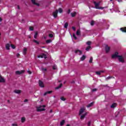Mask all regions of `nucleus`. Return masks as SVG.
<instances>
[{
  "label": "nucleus",
  "mask_w": 126,
  "mask_h": 126,
  "mask_svg": "<svg viewBox=\"0 0 126 126\" xmlns=\"http://www.w3.org/2000/svg\"><path fill=\"white\" fill-rule=\"evenodd\" d=\"M113 77L112 76H109L107 78H106V80H108V79H111V78H112Z\"/></svg>",
  "instance_id": "43"
},
{
  "label": "nucleus",
  "mask_w": 126,
  "mask_h": 126,
  "mask_svg": "<svg viewBox=\"0 0 126 126\" xmlns=\"http://www.w3.org/2000/svg\"><path fill=\"white\" fill-rule=\"evenodd\" d=\"M95 74H97V75H101V72L99 71H96L95 72Z\"/></svg>",
  "instance_id": "35"
},
{
  "label": "nucleus",
  "mask_w": 126,
  "mask_h": 126,
  "mask_svg": "<svg viewBox=\"0 0 126 126\" xmlns=\"http://www.w3.org/2000/svg\"><path fill=\"white\" fill-rule=\"evenodd\" d=\"M66 126H70L69 124H67Z\"/></svg>",
  "instance_id": "62"
},
{
  "label": "nucleus",
  "mask_w": 126,
  "mask_h": 126,
  "mask_svg": "<svg viewBox=\"0 0 126 126\" xmlns=\"http://www.w3.org/2000/svg\"><path fill=\"white\" fill-rule=\"evenodd\" d=\"M0 83H4L5 82V80L2 77V76L0 75Z\"/></svg>",
  "instance_id": "10"
},
{
  "label": "nucleus",
  "mask_w": 126,
  "mask_h": 126,
  "mask_svg": "<svg viewBox=\"0 0 126 126\" xmlns=\"http://www.w3.org/2000/svg\"><path fill=\"white\" fill-rule=\"evenodd\" d=\"M32 4L34 5H36L37 6H40V4L39 3L36 2V0H35L33 3Z\"/></svg>",
  "instance_id": "18"
},
{
  "label": "nucleus",
  "mask_w": 126,
  "mask_h": 126,
  "mask_svg": "<svg viewBox=\"0 0 126 126\" xmlns=\"http://www.w3.org/2000/svg\"><path fill=\"white\" fill-rule=\"evenodd\" d=\"M64 123H65V121L64 120H62L60 123V126H63L64 125Z\"/></svg>",
  "instance_id": "25"
},
{
  "label": "nucleus",
  "mask_w": 126,
  "mask_h": 126,
  "mask_svg": "<svg viewBox=\"0 0 126 126\" xmlns=\"http://www.w3.org/2000/svg\"><path fill=\"white\" fill-rule=\"evenodd\" d=\"M58 10L59 12H60V13H62L63 11V9L62 8H59Z\"/></svg>",
  "instance_id": "32"
},
{
  "label": "nucleus",
  "mask_w": 126,
  "mask_h": 126,
  "mask_svg": "<svg viewBox=\"0 0 126 126\" xmlns=\"http://www.w3.org/2000/svg\"><path fill=\"white\" fill-rule=\"evenodd\" d=\"M92 62H93V58L91 57L89 61L90 63H92Z\"/></svg>",
  "instance_id": "34"
},
{
  "label": "nucleus",
  "mask_w": 126,
  "mask_h": 126,
  "mask_svg": "<svg viewBox=\"0 0 126 126\" xmlns=\"http://www.w3.org/2000/svg\"><path fill=\"white\" fill-rule=\"evenodd\" d=\"M38 85L39 87H41L42 88H44V87H45V85L44 84V83L41 80L38 81Z\"/></svg>",
  "instance_id": "5"
},
{
  "label": "nucleus",
  "mask_w": 126,
  "mask_h": 126,
  "mask_svg": "<svg viewBox=\"0 0 126 126\" xmlns=\"http://www.w3.org/2000/svg\"><path fill=\"white\" fill-rule=\"evenodd\" d=\"M73 37L75 39V40L77 39V37H76V35H75V34L74 33L73 34Z\"/></svg>",
  "instance_id": "36"
},
{
  "label": "nucleus",
  "mask_w": 126,
  "mask_h": 126,
  "mask_svg": "<svg viewBox=\"0 0 126 126\" xmlns=\"http://www.w3.org/2000/svg\"><path fill=\"white\" fill-rule=\"evenodd\" d=\"M105 52L106 53V54H108V53H109V52H110V50H111V47L109 46H108V45H106L105 46Z\"/></svg>",
  "instance_id": "7"
},
{
  "label": "nucleus",
  "mask_w": 126,
  "mask_h": 126,
  "mask_svg": "<svg viewBox=\"0 0 126 126\" xmlns=\"http://www.w3.org/2000/svg\"><path fill=\"white\" fill-rule=\"evenodd\" d=\"M16 56H17V58H18L19 57H20V54H19V53H17Z\"/></svg>",
  "instance_id": "50"
},
{
  "label": "nucleus",
  "mask_w": 126,
  "mask_h": 126,
  "mask_svg": "<svg viewBox=\"0 0 126 126\" xmlns=\"http://www.w3.org/2000/svg\"><path fill=\"white\" fill-rule=\"evenodd\" d=\"M32 41L33 42V43H35V44H36L37 45H39V44H40V42L35 39H33L32 40Z\"/></svg>",
  "instance_id": "24"
},
{
  "label": "nucleus",
  "mask_w": 126,
  "mask_h": 126,
  "mask_svg": "<svg viewBox=\"0 0 126 126\" xmlns=\"http://www.w3.org/2000/svg\"><path fill=\"white\" fill-rule=\"evenodd\" d=\"M95 23V22L94 21H92L91 23V25H92V26H93V25H94Z\"/></svg>",
  "instance_id": "39"
},
{
  "label": "nucleus",
  "mask_w": 126,
  "mask_h": 126,
  "mask_svg": "<svg viewBox=\"0 0 126 126\" xmlns=\"http://www.w3.org/2000/svg\"><path fill=\"white\" fill-rule=\"evenodd\" d=\"M120 30L122 31V32H125L126 33V27L125 28H121Z\"/></svg>",
  "instance_id": "19"
},
{
  "label": "nucleus",
  "mask_w": 126,
  "mask_h": 126,
  "mask_svg": "<svg viewBox=\"0 0 126 126\" xmlns=\"http://www.w3.org/2000/svg\"><path fill=\"white\" fill-rule=\"evenodd\" d=\"M12 126H18L17 125V124H13L12 125Z\"/></svg>",
  "instance_id": "51"
},
{
  "label": "nucleus",
  "mask_w": 126,
  "mask_h": 126,
  "mask_svg": "<svg viewBox=\"0 0 126 126\" xmlns=\"http://www.w3.org/2000/svg\"><path fill=\"white\" fill-rule=\"evenodd\" d=\"M38 58H41L43 59V58H44V59H46V55L45 54H42V55H39L38 56Z\"/></svg>",
  "instance_id": "20"
},
{
  "label": "nucleus",
  "mask_w": 126,
  "mask_h": 126,
  "mask_svg": "<svg viewBox=\"0 0 126 126\" xmlns=\"http://www.w3.org/2000/svg\"><path fill=\"white\" fill-rule=\"evenodd\" d=\"M95 8L96 9H104V7H100V4L101 3V1H98V2H96L95 1H93Z\"/></svg>",
  "instance_id": "1"
},
{
  "label": "nucleus",
  "mask_w": 126,
  "mask_h": 126,
  "mask_svg": "<svg viewBox=\"0 0 126 126\" xmlns=\"http://www.w3.org/2000/svg\"><path fill=\"white\" fill-rule=\"evenodd\" d=\"M100 73H101L105 72V71L101 70V71H100Z\"/></svg>",
  "instance_id": "55"
},
{
  "label": "nucleus",
  "mask_w": 126,
  "mask_h": 126,
  "mask_svg": "<svg viewBox=\"0 0 126 126\" xmlns=\"http://www.w3.org/2000/svg\"><path fill=\"white\" fill-rule=\"evenodd\" d=\"M92 42H91V41H88L87 42V45H88V46H90V45H91Z\"/></svg>",
  "instance_id": "40"
},
{
  "label": "nucleus",
  "mask_w": 126,
  "mask_h": 126,
  "mask_svg": "<svg viewBox=\"0 0 126 126\" xmlns=\"http://www.w3.org/2000/svg\"><path fill=\"white\" fill-rule=\"evenodd\" d=\"M118 61L119 62H120V63H125V58H124V57H123V56L119 55V56H118Z\"/></svg>",
  "instance_id": "2"
},
{
  "label": "nucleus",
  "mask_w": 126,
  "mask_h": 126,
  "mask_svg": "<svg viewBox=\"0 0 126 126\" xmlns=\"http://www.w3.org/2000/svg\"><path fill=\"white\" fill-rule=\"evenodd\" d=\"M91 49V46H88L86 48V51L88 52L90 49Z\"/></svg>",
  "instance_id": "27"
},
{
  "label": "nucleus",
  "mask_w": 126,
  "mask_h": 126,
  "mask_svg": "<svg viewBox=\"0 0 126 126\" xmlns=\"http://www.w3.org/2000/svg\"><path fill=\"white\" fill-rule=\"evenodd\" d=\"M43 108H46V105H43L42 106H41Z\"/></svg>",
  "instance_id": "56"
},
{
  "label": "nucleus",
  "mask_w": 126,
  "mask_h": 126,
  "mask_svg": "<svg viewBox=\"0 0 126 126\" xmlns=\"http://www.w3.org/2000/svg\"><path fill=\"white\" fill-rule=\"evenodd\" d=\"M48 36H49V37L50 38H53V37H54V34L51 33V34H49L48 35Z\"/></svg>",
  "instance_id": "38"
},
{
  "label": "nucleus",
  "mask_w": 126,
  "mask_h": 126,
  "mask_svg": "<svg viewBox=\"0 0 126 126\" xmlns=\"http://www.w3.org/2000/svg\"><path fill=\"white\" fill-rule=\"evenodd\" d=\"M91 125V121H89L88 123V126H90Z\"/></svg>",
  "instance_id": "48"
},
{
  "label": "nucleus",
  "mask_w": 126,
  "mask_h": 126,
  "mask_svg": "<svg viewBox=\"0 0 126 126\" xmlns=\"http://www.w3.org/2000/svg\"><path fill=\"white\" fill-rule=\"evenodd\" d=\"M84 111H85V107L81 108L79 112V116H80V115L83 114Z\"/></svg>",
  "instance_id": "8"
},
{
  "label": "nucleus",
  "mask_w": 126,
  "mask_h": 126,
  "mask_svg": "<svg viewBox=\"0 0 126 126\" xmlns=\"http://www.w3.org/2000/svg\"><path fill=\"white\" fill-rule=\"evenodd\" d=\"M75 54H77V53H79V55H82V51H81L80 50L78 49L75 51Z\"/></svg>",
  "instance_id": "14"
},
{
  "label": "nucleus",
  "mask_w": 126,
  "mask_h": 126,
  "mask_svg": "<svg viewBox=\"0 0 126 126\" xmlns=\"http://www.w3.org/2000/svg\"><path fill=\"white\" fill-rule=\"evenodd\" d=\"M17 7H18V9H20V7L19 6V5H18Z\"/></svg>",
  "instance_id": "57"
},
{
  "label": "nucleus",
  "mask_w": 126,
  "mask_h": 126,
  "mask_svg": "<svg viewBox=\"0 0 126 126\" xmlns=\"http://www.w3.org/2000/svg\"><path fill=\"white\" fill-rule=\"evenodd\" d=\"M62 87H63V84L61 83L58 87H57L56 88H55V89L56 90L60 89V88H62Z\"/></svg>",
  "instance_id": "21"
},
{
  "label": "nucleus",
  "mask_w": 126,
  "mask_h": 126,
  "mask_svg": "<svg viewBox=\"0 0 126 126\" xmlns=\"http://www.w3.org/2000/svg\"><path fill=\"white\" fill-rule=\"evenodd\" d=\"M68 27V23H65L64 25V28H65V29H67Z\"/></svg>",
  "instance_id": "26"
},
{
  "label": "nucleus",
  "mask_w": 126,
  "mask_h": 126,
  "mask_svg": "<svg viewBox=\"0 0 126 126\" xmlns=\"http://www.w3.org/2000/svg\"><path fill=\"white\" fill-rule=\"evenodd\" d=\"M51 42H52V40H51V39H48L46 41V44H49Z\"/></svg>",
  "instance_id": "33"
},
{
  "label": "nucleus",
  "mask_w": 126,
  "mask_h": 126,
  "mask_svg": "<svg viewBox=\"0 0 126 126\" xmlns=\"http://www.w3.org/2000/svg\"><path fill=\"white\" fill-rule=\"evenodd\" d=\"M25 72V70H22L21 71H17L15 72V74L16 75H20V74H23Z\"/></svg>",
  "instance_id": "4"
},
{
  "label": "nucleus",
  "mask_w": 126,
  "mask_h": 126,
  "mask_svg": "<svg viewBox=\"0 0 126 126\" xmlns=\"http://www.w3.org/2000/svg\"><path fill=\"white\" fill-rule=\"evenodd\" d=\"M76 35L77 36H80L81 35V33H80V31L79 30H78L76 32Z\"/></svg>",
  "instance_id": "22"
},
{
  "label": "nucleus",
  "mask_w": 126,
  "mask_h": 126,
  "mask_svg": "<svg viewBox=\"0 0 126 126\" xmlns=\"http://www.w3.org/2000/svg\"><path fill=\"white\" fill-rule=\"evenodd\" d=\"M72 29H73V31H75V30H76V28L74 27H72Z\"/></svg>",
  "instance_id": "47"
},
{
  "label": "nucleus",
  "mask_w": 126,
  "mask_h": 126,
  "mask_svg": "<svg viewBox=\"0 0 126 126\" xmlns=\"http://www.w3.org/2000/svg\"><path fill=\"white\" fill-rule=\"evenodd\" d=\"M85 59H86V56H85V55H83L81 58V61H84Z\"/></svg>",
  "instance_id": "31"
},
{
  "label": "nucleus",
  "mask_w": 126,
  "mask_h": 126,
  "mask_svg": "<svg viewBox=\"0 0 126 126\" xmlns=\"http://www.w3.org/2000/svg\"><path fill=\"white\" fill-rule=\"evenodd\" d=\"M28 72L29 74H31L32 73V72H31V71H28Z\"/></svg>",
  "instance_id": "52"
},
{
  "label": "nucleus",
  "mask_w": 126,
  "mask_h": 126,
  "mask_svg": "<svg viewBox=\"0 0 126 126\" xmlns=\"http://www.w3.org/2000/svg\"><path fill=\"white\" fill-rule=\"evenodd\" d=\"M11 47L12 49H15V45L13 44H11Z\"/></svg>",
  "instance_id": "44"
},
{
  "label": "nucleus",
  "mask_w": 126,
  "mask_h": 126,
  "mask_svg": "<svg viewBox=\"0 0 126 126\" xmlns=\"http://www.w3.org/2000/svg\"><path fill=\"white\" fill-rule=\"evenodd\" d=\"M97 90H98V89H93V90H92V92H96V91H97Z\"/></svg>",
  "instance_id": "37"
},
{
  "label": "nucleus",
  "mask_w": 126,
  "mask_h": 126,
  "mask_svg": "<svg viewBox=\"0 0 126 126\" xmlns=\"http://www.w3.org/2000/svg\"><path fill=\"white\" fill-rule=\"evenodd\" d=\"M25 121H26V119L25 118V117H22L21 118V122L22 123H24L25 122Z\"/></svg>",
  "instance_id": "29"
},
{
  "label": "nucleus",
  "mask_w": 126,
  "mask_h": 126,
  "mask_svg": "<svg viewBox=\"0 0 126 126\" xmlns=\"http://www.w3.org/2000/svg\"><path fill=\"white\" fill-rule=\"evenodd\" d=\"M94 105V101H93L88 105H87V108H90L91 107H92Z\"/></svg>",
  "instance_id": "12"
},
{
  "label": "nucleus",
  "mask_w": 126,
  "mask_h": 126,
  "mask_svg": "<svg viewBox=\"0 0 126 126\" xmlns=\"http://www.w3.org/2000/svg\"><path fill=\"white\" fill-rule=\"evenodd\" d=\"M59 13V10H56L55 11L53 12L52 15H53L54 18H57L58 17V13Z\"/></svg>",
  "instance_id": "6"
},
{
  "label": "nucleus",
  "mask_w": 126,
  "mask_h": 126,
  "mask_svg": "<svg viewBox=\"0 0 126 126\" xmlns=\"http://www.w3.org/2000/svg\"><path fill=\"white\" fill-rule=\"evenodd\" d=\"M28 101V99H25V100L24 101V102H25V103H26V102H27Z\"/></svg>",
  "instance_id": "53"
},
{
  "label": "nucleus",
  "mask_w": 126,
  "mask_h": 126,
  "mask_svg": "<svg viewBox=\"0 0 126 126\" xmlns=\"http://www.w3.org/2000/svg\"><path fill=\"white\" fill-rule=\"evenodd\" d=\"M119 52H116L114 54H113L111 56L112 59H117V58H119Z\"/></svg>",
  "instance_id": "3"
},
{
  "label": "nucleus",
  "mask_w": 126,
  "mask_h": 126,
  "mask_svg": "<svg viewBox=\"0 0 126 126\" xmlns=\"http://www.w3.org/2000/svg\"><path fill=\"white\" fill-rule=\"evenodd\" d=\"M67 13H68V14H69L70 13V9H68V11L67 12Z\"/></svg>",
  "instance_id": "49"
},
{
  "label": "nucleus",
  "mask_w": 126,
  "mask_h": 126,
  "mask_svg": "<svg viewBox=\"0 0 126 126\" xmlns=\"http://www.w3.org/2000/svg\"><path fill=\"white\" fill-rule=\"evenodd\" d=\"M31 118H33V115H32V116H31Z\"/></svg>",
  "instance_id": "64"
},
{
  "label": "nucleus",
  "mask_w": 126,
  "mask_h": 126,
  "mask_svg": "<svg viewBox=\"0 0 126 126\" xmlns=\"http://www.w3.org/2000/svg\"><path fill=\"white\" fill-rule=\"evenodd\" d=\"M51 93H53V91H50L46 92L44 94V96H46L47 94H51Z\"/></svg>",
  "instance_id": "16"
},
{
  "label": "nucleus",
  "mask_w": 126,
  "mask_h": 126,
  "mask_svg": "<svg viewBox=\"0 0 126 126\" xmlns=\"http://www.w3.org/2000/svg\"><path fill=\"white\" fill-rule=\"evenodd\" d=\"M30 30H31V31H33L34 30V28L33 27H30Z\"/></svg>",
  "instance_id": "41"
},
{
  "label": "nucleus",
  "mask_w": 126,
  "mask_h": 126,
  "mask_svg": "<svg viewBox=\"0 0 126 126\" xmlns=\"http://www.w3.org/2000/svg\"><path fill=\"white\" fill-rule=\"evenodd\" d=\"M86 116H87V112H86L85 114H84L81 116L80 120H83V119H84V118H85Z\"/></svg>",
  "instance_id": "11"
},
{
  "label": "nucleus",
  "mask_w": 126,
  "mask_h": 126,
  "mask_svg": "<svg viewBox=\"0 0 126 126\" xmlns=\"http://www.w3.org/2000/svg\"><path fill=\"white\" fill-rule=\"evenodd\" d=\"M14 92L15 93H16V94H20V93H21V90H15L14 91Z\"/></svg>",
  "instance_id": "13"
},
{
  "label": "nucleus",
  "mask_w": 126,
  "mask_h": 126,
  "mask_svg": "<svg viewBox=\"0 0 126 126\" xmlns=\"http://www.w3.org/2000/svg\"><path fill=\"white\" fill-rule=\"evenodd\" d=\"M53 69H54V70H55L56 69H57V67L56 66H53Z\"/></svg>",
  "instance_id": "46"
},
{
  "label": "nucleus",
  "mask_w": 126,
  "mask_h": 126,
  "mask_svg": "<svg viewBox=\"0 0 126 126\" xmlns=\"http://www.w3.org/2000/svg\"><path fill=\"white\" fill-rule=\"evenodd\" d=\"M7 102H8V103H9H9H10V101L9 100H8Z\"/></svg>",
  "instance_id": "60"
},
{
  "label": "nucleus",
  "mask_w": 126,
  "mask_h": 126,
  "mask_svg": "<svg viewBox=\"0 0 126 126\" xmlns=\"http://www.w3.org/2000/svg\"><path fill=\"white\" fill-rule=\"evenodd\" d=\"M32 0V3H33V2L35 0Z\"/></svg>",
  "instance_id": "59"
},
{
  "label": "nucleus",
  "mask_w": 126,
  "mask_h": 126,
  "mask_svg": "<svg viewBox=\"0 0 126 126\" xmlns=\"http://www.w3.org/2000/svg\"><path fill=\"white\" fill-rule=\"evenodd\" d=\"M49 113H53V110H50V111H49Z\"/></svg>",
  "instance_id": "58"
},
{
  "label": "nucleus",
  "mask_w": 126,
  "mask_h": 126,
  "mask_svg": "<svg viewBox=\"0 0 126 126\" xmlns=\"http://www.w3.org/2000/svg\"><path fill=\"white\" fill-rule=\"evenodd\" d=\"M58 82H59V83H60V82H62V81L59 80V81H58Z\"/></svg>",
  "instance_id": "61"
},
{
  "label": "nucleus",
  "mask_w": 126,
  "mask_h": 126,
  "mask_svg": "<svg viewBox=\"0 0 126 126\" xmlns=\"http://www.w3.org/2000/svg\"><path fill=\"white\" fill-rule=\"evenodd\" d=\"M23 54L25 56V55H26V54H27V48H24Z\"/></svg>",
  "instance_id": "17"
},
{
  "label": "nucleus",
  "mask_w": 126,
  "mask_h": 126,
  "mask_svg": "<svg viewBox=\"0 0 126 126\" xmlns=\"http://www.w3.org/2000/svg\"><path fill=\"white\" fill-rule=\"evenodd\" d=\"M42 106L41 105L39 106V107L37 109V112H42L43 111H46V109L45 108H41Z\"/></svg>",
  "instance_id": "9"
},
{
  "label": "nucleus",
  "mask_w": 126,
  "mask_h": 126,
  "mask_svg": "<svg viewBox=\"0 0 126 126\" xmlns=\"http://www.w3.org/2000/svg\"><path fill=\"white\" fill-rule=\"evenodd\" d=\"M42 71H47V68H44V67H42Z\"/></svg>",
  "instance_id": "45"
},
{
  "label": "nucleus",
  "mask_w": 126,
  "mask_h": 126,
  "mask_svg": "<svg viewBox=\"0 0 126 126\" xmlns=\"http://www.w3.org/2000/svg\"><path fill=\"white\" fill-rule=\"evenodd\" d=\"M117 107V103H113L111 105V108L112 109H114V108H116Z\"/></svg>",
  "instance_id": "15"
},
{
  "label": "nucleus",
  "mask_w": 126,
  "mask_h": 126,
  "mask_svg": "<svg viewBox=\"0 0 126 126\" xmlns=\"http://www.w3.org/2000/svg\"><path fill=\"white\" fill-rule=\"evenodd\" d=\"M10 45H9V44H6V50H10Z\"/></svg>",
  "instance_id": "23"
},
{
  "label": "nucleus",
  "mask_w": 126,
  "mask_h": 126,
  "mask_svg": "<svg viewBox=\"0 0 126 126\" xmlns=\"http://www.w3.org/2000/svg\"><path fill=\"white\" fill-rule=\"evenodd\" d=\"M72 17H75V15H76V12H75L74 13H71Z\"/></svg>",
  "instance_id": "30"
},
{
  "label": "nucleus",
  "mask_w": 126,
  "mask_h": 126,
  "mask_svg": "<svg viewBox=\"0 0 126 126\" xmlns=\"http://www.w3.org/2000/svg\"><path fill=\"white\" fill-rule=\"evenodd\" d=\"M37 36H38V32H35V34H34V38L35 39H37Z\"/></svg>",
  "instance_id": "28"
},
{
  "label": "nucleus",
  "mask_w": 126,
  "mask_h": 126,
  "mask_svg": "<svg viewBox=\"0 0 126 126\" xmlns=\"http://www.w3.org/2000/svg\"><path fill=\"white\" fill-rule=\"evenodd\" d=\"M61 99L62 100V101H65V98L63 96L61 97Z\"/></svg>",
  "instance_id": "42"
},
{
  "label": "nucleus",
  "mask_w": 126,
  "mask_h": 126,
  "mask_svg": "<svg viewBox=\"0 0 126 126\" xmlns=\"http://www.w3.org/2000/svg\"><path fill=\"white\" fill-rule=\"evenodd\" d=\"M118 1H122V0H118Z\"/></svg>",
  "instance_id": "63"
},
{
  "label": "nucleus",
  "mask_w": 126,
  "mask_h": 126,
  "mask_svg": "<svg viewBox=\"0 0 126 126\" xmlns=\"http://www.w3.org/2000/svg\"><path fill=\"white\" fill-rule=\"evenodd\" d=\"M1 21H2V18L0 17V22H1Z\"/></svg>",
  "instance_id": "54"
}]
</instances>
